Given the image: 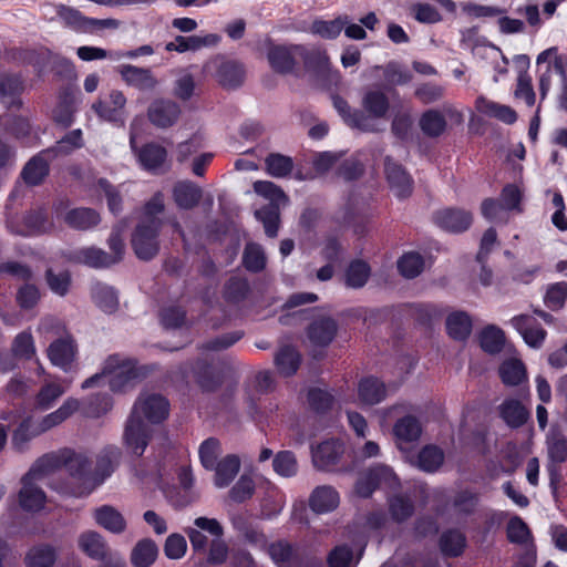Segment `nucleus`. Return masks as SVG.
I'll use <instances>...</instances> for the list:
<instances>
[{"mask_svg":"<svg viewBox=\"0 0 567 567\" xmlns=\"http://www.w3.org/2000/svg\"><path fill=\"white\" fill-rule=\"evenodd\" d=\"M169 414L168 400L158 393L144 392L136 399L125 425L124 440L135 455L141 456L151 439L152 430L144 422L158 424Z\"/></svg>","mask_w":567,"mask_h":567,"instance_id":"f257e3e1","label":"nucleus"},{"mask_svg":"<svg viewBox=\"0 0 567 567\" xmlns=\"http://www.w3.org/2000/svg\"><path fill=\"white\" fill-rule=\"evenodd\" d=\"M40 466H45L50 473L65 468L75 485L72 491L74 496L87 495L99 486V480H93L92 461L82 452L62 449L45 454L40 458Z\"/></svg>","mask_w":567,"mask_h":567,"instance_id":"f03ea898","label":"nucleus"},{"mask_svg":"<svg viewBox=\"0 0 567 567\" xmlns=\"http://www.w3.org/2000/svg\"><path fill=\"white\" fill-rule=\"evenodd\" d=\"M145 367H140L132 359L120 354L110 355L103 365V374L110 375L109 384L112 391L122 392L134 386L147 375Z\"/></svg>","mask_w":567,"mask_h":567,"instance_id":"7ed1b4c3","label":"nucleus"},{"mask_svg":"<svg viewBox=\"0 0 567 567\" xmlns=\"http://www.w3.org/2000/svg\"><path fill=\"white\" fill-rule=\"evenodd\" d=\"M50 472L45 466H40V458L22 477V487L19 493V502L25 511H39L45 503V494L39 482Z\"/></svg>","mask_w":567,"mask_h":567,"instance_id":"20e7f679","label":"nucleus"},{"mask_svg":"<svg viewBox=\"0 0 567 567\" xmlns=\"http://www.w3.org/2000/svg\"><path fill=\"white\" fill-rule=\"evenodd\" d=\"M161 230V223L150 220L148 224L138 223L132 234V248L136 257L148 261L157 256L159 241L157 239Z\"/></svg>","mask_w":567,"mask_h":567,"instance_id":"39448f33","label":"nucleus"},{"mask_svg":"<svg viewBox=\"0 0 567 567\" xmlns=\"http://www.w3.org/2000/svg\"><path fill=\"white\" fill-rule=\"evenodd\" d=\"M118 72L123 81L141 92L155 93L161 86V81L148 68H141L132 64H123Z\"/></svg>","mask_w":567,"mask_h":567,"instance_id":"423d86ee","label":"nucleus"},{"mask_svg":"<svg viewBox=\"0 0 567 567\" xmlns=\"http://www.w3.org/2000/svg\"><path fill=\"white\" fill-rule=\"evenodd\" d=\"M182 114L181 106L169 99H156L147 109L148 121L158 128L173 126Z\"/></svg>","mask_w":567,"mask_h":567,"instance_id":"0eeeda50","label":"nucleus"},{"mask_svg":"<svg viewBox=\"0 0 567 567\" xmlns=\"http://www.w3.org/2000/svg\"><path fill=\"white\" fill-rule=\"evenodd\" d=\"M188 370H192L196 383L203 391L213 392L217 390L221 382V375L205 360L197 359L194 363H185L181 365V373L183 378L187 375Z\"/></svg>","mask_w":567,"mask_h":567,"instance_id":"6e6552de","label":"nucleus"},{"mask_svg":"<svg viewBox=\"0 0 567 567\" xmlns=\"http://www.w3.org/2000/svg\"><path fill=\"white\" fill-rule=\"evenodd\" d=\"M55 158L52 151L43 150L31 157L21 172V178L29 186H38L44 182L50 172V162Z\"/></svg>","mask_w":567,"mask_h":567,"instance_id":"1a4fd4ad","label":"nucleus"},{"mask_svg":"<svg viewBox=\"0 0 567 567\" xmlns=\"http://www.w3.org/2000/svg\"><path fill=\"white\" fill-rule=\"evenodd\" d=\"M126 97L122 91L113 90L104 100L92 105L96 114L110 122H123L125 117Z\"/></svg>","mask_w":567,"mask_h":567,"instance_id":"9d476101","label":"nucleus"},{"mask_svg":"<svg viewBox=\"0 0 567 567\" xmlns=\"http://www.w3.org/2000/svg\"><path fill=\"white\" fill-rule=\"evenodd\" d=\"M384 172L390 188L398 197H408L413 189V179L404 169V167L386 157L384 161Z\"/></svg>","mask_w":567,"mask_h":567,"instance_id":"9b49d317","label":"nucleus"},{"mask_svg":"<svg viewBox=\"0 0 567 567\" xmlns=\"http://www.w3.org/2000/svg\"><path fill=\"white\" fill-rule=\"evenodd\" d=\"M333 106L343 118V121L351 127L358 128L362 132H378L377 124L373 123L369 116L360 110L352 109L349 103L339 95L332 97Z\"/></svg>","mask_w":567,"mask_h":567,"instance_id":"f8f14e48","label":"nucleus"},{"mask_svg":"<svg viewBox=\"0 0 567 567\" xmlns=\"http://www.w3.org/2000/svg\"><path fill=\"white\" fill-rule=\"evenodd\" d=\"M343 453L344 446L339 440L322 442L313 451V464L319 470L332 471L340 462Z\"/></svg>","mask_w":567,"mask_h":567,"instance_id":"ddd939ff","label":"nucleus"},{"mask_svg":"<svg viewBox=\"0 0 567 567\" xmlns=\"http://www.w3.org/2000/svg\"><path fill=\"white\" fill-rule=\"evenodd\" d=\"M434 221L441 228L452 231H465L473 221L470 212L460 208H444L435 213Z\"/></svg>","mask_w":567,"mask_h":567,"instance_id":"4468645a","label":"nucleus"},{"mask_svg":"<svg viewBox=\"0 0 567 567\" xmlns=\"http://www.w3.org/2000/svg\"><path fill=\"white\" fill-rule=\"evenodd\" d=\"M394 478L392 470L385 465H378L362 473L355 483V493L361 497H369L383 482Z\"/></svg>","mask_w":567,"mask_h":567,"instance_id":"2eb2a0df","label":"nucleus"},{"mask_svg":"<svg viewBox=\"0 0 567 567\" xmlns=\"http://www.w3.org/2000/svg\"><path fill=\"white\" fill-rule=\"evenodd\" d=\"M338 324L331 317L315 319L307 329L309 341L316 347L329 346L337 336Z\"/></svg>","mask_w":567,"mask_h":567,"instance_id":"dca6fc26","label":"nucleus"},{"mask_svg":"<svg viewBox=\"0 0 567 567\" xmlns=\"http://www.w3.org/2000/svg\"><path fill=\"white\" fill-rule=\"evenodd\" d=\"M306 49L301 45H277L272 47L268 52V60L271 66L280 73L292 71L295 66V58L297 55L305 56Z\"/></svg>","mask_w":567,"mask_h":567,"instance_id":"f3484780","label":"nucleus"},{"mask_svg":"<svg viewBox=\"0 0 567 567\" xmlns=\"http://www.w3.org/2000/svg\"><path fill=\"white\" fill-rule=\"evenodd\" d=\"M511 324L519 332L524 341L534 349H539L547 336V332L539 326L534 324V319L528 315H519L511 320Z\"/></svg>","mask_w":567,"mask_h":567,"instance_id":"a211bd4d","label":"nucleus"},{"mask_svg":"<svg viewBox=\"0 0 567 567\" xmlns=\"http://www.w3.org/2000/svg\"><path fill=\"white\" fill-rule=\"evenodd\" d=\"M497 412L504 423L512 427L523 426L529 419L528 409L517 399L507 398L498 406Z\"/></svg>","mask_w":567,"mask_h":567,"instance_id":"6ab92c4d","label":"nucleus"},{"mask_svg":"<svg viewBox=\"0 0 567 567\" xmlns=\"http://www.w3.org/2000/svg\"><path fill=\"white\" fill-rule=\"evenodd\" d=\"M80 406L81 403L78 399H66L58 410L42 417V420L37 425V429L34 430L33 434L37 435L40 433H44L51 430L52 427L60 425L65 420H68L73 413H75L80 409Z\"/></svg>","mask_w":567,"mask_h":567,"instance_id":"aec40b11","label":"nucleus"},{"mask_svg":"<svg viewBox=\"0 0 567 567\" xmlns=\"http://www.w3.org/2000/svg\"><path fill=\"white\" fill-rule=\"evenodd\" d=\"M66 257L72 262L82 264L91 268H107L112 266L109 254L93 246L71 250Z\"/></svg>","mask_w":567,"mask_h":567,"instance_id":"412c9836","label":"nucleus"},{"mask_svg":"<svg viewBox=\"0 0 567 567\" xmlns=\"http://www.w3.org/2000/svg\"><path fill=\"white\" fill-rule=\"evenodd\" d=\"M361 106L365 116L374 123V120L385 117L390 102L385 93L379 90H367L362 96Z\"/></svg>","mask_w":567,"mask_h":567,"instance_id":"4be33fe9","label":"nucleus"},{"mask_svg":"<svg viewBox=\"0 0 567 567\" xmlns=\"http://www.w3.org/2000/svg\"><path fill=\"white\" fill-rule=\"evenodd\" d=\"M93 517L97 525L113 534H121L126 529L124 516L111 505L95 508Z\"/></svg>","mask_w":567,"mask_h":567,"instance_id":"5701e85b","label":"nucleus"},{"mask_svg":"<svg viewBox=\"0 0 567 567\" xmlns=\"http://www.w3.org/2000/svg\"><path fill=\"white\" fill-rule=\"evenodd\" d=\"M79 547L87 556L96 560L109 557V547L103 536L94 530H86L79 536Z\"/></svg>","mask_w":567,"mask_h":567,"instance_id":"b1692460","label":"nucleus"},{"mask_svg":"<svg viewBox=\"0 0 567 567\" xmlns=\"http://www.w3.org/2000/svg\"><path fill=\"white\" fill-rule=\"evenodd\" d=\"M339 505L338 492L329 485L318 486L309 498L310 508L319 514L336 509Z\"/></svg>","mask_w":567,"mask_h":567,"instance_id":"393cba45","label":"nucleus"},{"mask_svg":"<svg viewBox=\"0 0 567 567\" xmlns=\"http://www.w3.org/2000/svg\"><path fill=\"white\" fill-rule=\"evenodd\" d=\"M393 434L396 439L399 449L403 450L404 443L416 442L420 439L422 427L416 417L406 415L395 422L393 426Z\"/></svg>","mask_w":567,"mask_h":567,"instance_id":"a878e982","label":"nucleus"},{"mask_svg":"<svg viewBox=\"0 0 567 567\" xmlns=\"http://www.w3.org/2000/svg\"><path fill=\"white\" fill-rule=\"evenodd\" d=\"M48 357L52 364L66 370L75 357L73 340L70 338L55 340L48 348Z\"/></svg>","mask_w":567,"mask_h":567,"instance_id":"bb28decb","label":"nucleus"},{"mask_svg":"<svg viewBox=\"0 0 567 567\" xmlns=\"http://www.w3.org/2000/svg\"><path fill=\"white\" fill-rule=\"evenodd\" d=\"M475 109L477 112L506 124H513L517 120V114L512 107L487 100L485 96L476 99Z\"/></svg>","mask_w":567,"mask_h":567,"instance_id":"cd10ccee","label":"nucleus"},{"mask_svg":"<svg viewBox=\"0 0 567 567\" xmlns=\"http://www.w3.org/2000/svg\"><path fill=\"white\" fill-rule=\"evenodd\" d=\"M65 224L78 230H89L101 221L100 214L87 207H80L69 210L64 216Z\"/></svg>","mask_w":567,"mask_h":567,"instance_id":"c85d7f7f","label":"nucleus"},{"mask_svg":"<svg viewBox=\"0 0 567 567\" xmlns=\"http://www.w3.org/2000/svg\"><path fill=\"white\" fill-rule=\"evenodd\" d=\"M215 485L219 488L228 486L240 470V460L235 454H229L217 462L215 467Z\"/></svg>","mask_w":567,"mask_h":567,"instance_id":"c756f323","label":"nucleus"},{"mask_svg":"<svg viewBox=\"0 0 567 567\" xmlns=\"http://www.w3.org/2000/svg\"><path fill=\"white\" fill-rule=\"evenodd\" d=\"M173 196L178 207L190 209L199 203L202 189L193 182L183 181L174 186Z\"/></svg>","mask_w":567,"mask_h":567,"instance_id":"7c9ffc66","label":"nucleus"},{"mask_svg":"<svg viewBox=\"0 0 567 567\" xmlns=\"http://www.w3.org/2000/svg\"><path fill=\"white\" fill-rule=\"evenodd\" d=\"M502 382L508 386L519 385L527 379L526 367L519 359H507L498 368Z\"/></svg>","mask_w":567,"mask_h":567,"instance_id":"2f4dec72","label":"nucleus"},{"mask_svg":"<svg viewBox=\"0 0 567 567\" xmlns=\"http://www.w3.org/2000/svg\"><path fill=\"white\" fill-rule=\"evenodd\" d=\"M218 83L227 89L239 86L245 76L244 68L236 61H223L217 69Z\"/></svg>","mask_w":567,"mask_h":567,"instance_id":"473e14b6","label":"nucleus"},{"mask_svg":"<svg viewBox=\"0 0 567 567\" xmlns=\"http://www.w3.org/2000/svg\"><path fill=\"white\" fill-rule=\"evenodd\" d=\"M137 155L141 165L145 169L157 172L164 165L167 152L156 143H148L138 151Z\"/></svg>","mask_w":567,"mask_h":567,"instance_id":"72a5a7b5","label":"nucleus"},{"mask_svg":"<svg viewBox=\"0 0 567 567\" xmlns=\"http://www.w3.org/2000/svg\"><path fill=\"white\" fill-rule=\"evenodd\" d=\"M120 454L116 447H106L99 454L96 465L93 468V480H99V485L113 473Z\"/></svg>","mask_w":567,"mask_h":567,"instance_id":"f704fd0d","label":"nucleus"},{"mask_svg":"<svg viewBox=\"0 0 567 567\" xmlns=\"http://www.w3.org/2000/svg\"><path fill=\"white\" fill-rule=\"evenodd\" d=\"M388 507L391 518L399 524L411 518L415 511L412 498L405 494H395L389 497Z\"/></svg>","mask_w":567,"mask_h":567,"instance_id":"c9c22d12","label":"nucleus"},{"mask_svg":"<svg viewBox=\"0 0 567 567\" xmlns=\"http://www.w3.org/2000/svg\"><path fill=\"white\" fill-rule=\"evenodd\" d=\"M158 555V547L151 538H144L134 546L131 561L135 567H150Z\"/></svg>","mask_w":567,"mask_h":567,"instance_id":"e433bc0d","label":"nucleus"},{"mask_svg":"<svg viewBox=\"0 0 567 567\" xmlns=\"http://www.w3.org/2000/svg\"><path fill=\"white\" fill-rule=\"evenodd\" d=\"M419 126L427 137H439L445 132L447 123L440 111L432 109L421 115Z\"/></svg>","mask_w":567,"mask_h":567,"instance_id":"4c0bfd02","label":"nucleus"},{"mask_svg":"<svg viewBox=\"0 0 567 567\" xmlns=\"http://www.w3.org/2000/svg\"><path fill=\"white\" fill-rule=\"evenodd\" d=\"M300 360L299 352L290 346L281 347L275 355V364L284 377L295 374L300 365Z\"/></svg>","mask_w":567,"mask_h":567,"instance_id":"58836bf2","label":"nucleus"},{"mask_svg":"<svg viewBox=\"0 0 567 567\" xmlns=\"http://www.w3.org/2000/svg\"><path fill=\"white\" fill-rule=\"evenodd\" d=\"M371 268L364 260H352L346 269L344 284L352 289L362 288L370 278Z\"/></svg>","mask_w":567,"mask_h":567,"instance_id":"ea45409f","label":"nucleus"},{"mask_svg":"<svg viewBox=\"0 0 567 567\" xmlns=\"http://www.w3.org/2000/svg\"><path fill=\"white\" fill-rule=\"evenodd\" d=\"M446 330L454 340L464 341L472 331V321L466 312L457 311L446 318Z\"/></svg>","mask_w":567,"mask_h":567,"instance_id":"a19ab883","label":"nucleus"},{"mask_svg":"<svg viewBox=\"0 0 567 567\" xmlns=\"http://www.w3.org/2000/svg\"><path fill=\"white\" fill-rule=\"evenodd\" d=\"M439 545L444 556L458 557L464 551L466 538L460 530L450 529L441 535Z\"/></svg>","mask_w":567,"mask_h":567,"instance_id":"79ce46f5","label":"nucleus"},{"mask_svg":"<svg viewBox=\"0 0 567 567\" xmlns=\"http://www.w3.org/2000/svg\"><path fill=\"white\" fill-rule=\"evenodd\" d=\"M126 229V224L124 221L117 223L107 239V245L111 250L109 254V259L111 265H116L121 262L124 258L125 254V243H124V233Z\"/></svg>","mask_w":567,"mask_h":567,"instance_id":"37998d69","label":"nucleus"},{"mask_svg":"<svg viewBox=\"0 0 567 567\" xmlns=\"http://www.w3.org/2000/svg\"><path fill=\"white\" fill-rule=\"evenodd\" d=\"M385 395V386L378 379L369 378L359 384V398L365 404H378Z\"/></svg>","mask_w":567,"mask_h":567,"instance_id":"c03bdc74","label":"nucleus"},{"mask_svg":"<svg viewBox=\"0 0 567 567\" xmlns=\"http://www.w3.org/2000/svg\"><path fill=\"white\" fill-rule=\"evenodd\" d=\"M95 305L106 313H113L118 307V298L115 290L106 285L96 284L92 289Z\"/></svg>","mask_w":567,"mask_h":567,"instance_id":"a18cd8bd","label":"nucleus"},{"mask_svg":"<svg viewBox=\"0 0 567 567\" xmlns=\"http://www.w3.org/2000/svg\"><path fill=\"white\" fill-rule=\"evenodd\" d=\"M266 172L276 178H284L290 175L293 169V161L291 157L280 153H270L265 158Z\"/></svg>","mask_w":567,"mask_h":567,"instance_id":"49530a36","label":"nucleus"},{"mask_svg":"<svg viewBox=\"0 0 567 567\" xmlns=\"http://www.w3.org/2000/svg\"><path fill=\"white\" fill-rule=\"evenodd\" d=\"M56 554L53 547L40 545L32 547L25 556L27 567H52L55 563Z\"/></svg>","mask_w":567,"mask_h":567,"instance_id":"de8ad7c7","label":"nucleus"},{"mask_svg":"<svg viewBox=\"0 0 567 567\" xmlns=\"http://www.w3.org/2000/svg\"><path fill=\"white\" fill-rule=\"evenodd\" d=\"M482 349L491 354L501 352L505 343V334L502 329L496 326H487L480 336Z\"/></svg>","mask_w":567,"mask_h":567,"instance_id":"09e8293b","label":"nucleus"},{"mask_svg":"<svg viewBox=\"0 0 567 567\" xmlns=\"http://www.w3.org/2000/svg\"><path fill=\"white\" fill-rule=\"evenodd\" d=\"M220 38L217 34L190 35L183 37L177 35L178 48L177 52L184 53L187 51H198L202 48L214 47L219 42Z\"/></svg>","mask_w":567,"mask_h":567,"instance_id":"8fccbe9b","label":"nucleus"},{"mask_svg":"<svg viewBox=\"0 0 567 567\" xmlns=\"http://www.w3.org/2000/svg\"><path fill=\"white\" fill-rule=\"evenodd\" d=\"M64 392L65 389L60 383L45 381L35 396L34 405L37 409L48 410Z\"/></svg>","mask_w":567,"mask_h":567,"instance_id":"3c124183","label":"nucleus"},{"mask_svg":"<svg viewBox=\"0 0 567 567\" xmlns=\"http://www.w3.org/2000/svg\"><path fill=\"white\" fill-rule=\"evenodd\" d=\"M547 450L553 462L563 463L567 461V437L560 431H550L547 437Z\"/></svg>","mask_w":567,"mask_h":567,"instance_id":"603ef678","label":"nucleus"},{"mask_svg":"<svg viewBox=\"0 0 567 567\" xmlns=\"http://www.w3.org/2000/svg\"><path fill=\"white\" fill-rule=\"evenodd\" d=\"M252 187L256 194L269 199L271 202L270 205L278 207L279 204L288 203V197L285 192L272 182L257 181L254 183Z\"/></svg>","mask_w":567,"mask_h":567,"instance_id":"864d4df0","label":"nucleus"},{"mask_svg":"<svg viewBox=\"0 0 567 567\" xmlns=\"http://www.w3.org/2000/svg\"><path fill=\"white\" fill-rule=\"evenodd\" d=\"M443 461V452L433 445L423 447L417 455V466L425 472H435Z\"/></svg>","mask_w":567,"mask_h":567,"instance_id":"5fc2aeb1","label":"nucleus"},{"mask_svg":"<svg viewBox=\"0 0 567 567\" xmlns=\"http://www.w3.org/2000/svg\"><path fill=\"white\" fill-rule=\"evenodd\" d=\"M244 337V332L240 330L224 333L214 339H210L204 343H202L198 349L202 352L213 351L219 352L224 351L231 346H234L237 341H239Z\"/></svg>","mask_w":567,"mask_h":567,"instance_id":"6e6d98bb","label":"nucleus"},{"mask_svg":"<svg viewBox=\"0 0 567 567\" xmlns=\"http://www.w3.org/2000/svg\"><path fill=\"white\" fill-rule=\"evenodd\" d=\"M255 216L264 225L267 236L274 238L278 235L279 210L275 205H268L255 212Z\"/></svg>","mask_w":567,"mask_h":567,"instance_id":"4d7b16f0","label":"nucleus"},{"mask_svg":"<svg viewBox=\"0 0 567 567\" xmlns=\"http://www.w3.org/2000/svg\"><path fill=\"white\" fill-rule=\"evenodd\" d=\"M424 267V260L417 252H408L398 260V269L400 274L412 279L417 277Z\"/></svg>","mask_w":567,"mask_h":567,"instance_id":"13d9d810","label":"nucleus"},{"mask_svg":"<svg viewBox=\"0 0 567 567\" xmlns=\"http://www.w3.org/2000/svg\"><path fill=\"white\" fill-rule=\"evenodd\" d=\"M198 452L202 465L206 470L213 471L221 454L220 442L215 437H209L200 444Z\"/></svg>","mask_w":567,"mask_h":567,"instance_id":"bf43d9fd","label":"nucleus"},{"mask_svg":"<svg viewBox=\"0 0 567 567\" xmlns=\"http://www.w3.org/2000/svg\"><path fill=\"white\" fill-rule=\"evenodd\" d=\"M243 262L252 272L261 271L266 266L265 251L258 244H247L244 250Z\"/></svg>","mask_w":567,"mask_h":567,"instance_id":"052dcab7","label":"nucleus"},{"mask_svg":"<svg viewBox=\"0 0 567 567\" xmlns=\"http://www.w3.org/2000/svg\"><path fill=\"white\" fill-rule=\"evenodd\" d=\"M274 470L284 477L295 476L298 472V463L291 451L279 452L272 461Z\"/></svg>","mask_w":567,"mask_h":567,"instance_id":"680f3d73","label":"nucleus"},{"mask_svg":"<svg viewBox=\"0 0 567 567\" xmlns=\"http://www.w3.org/2000/svg\"><path fill=\"white\" fill-rule=\"evenodd\" d=\"M82 132L81 130H73L63 136L56 144L50 148L52 151V156L56 157L59 155H68L72 151L82 147Z\"/></svg>","mask_w":567,"mask_h":567,"instance_id":"e2e57ef3","label":"nucleus"},{"mask_svg":"<svg viewBox=\"0 0 567 567\" xmlns=\"http://www.w3.org/2000/svg\"><path fill=\"white\" fill-rule=\"evenodd\" d=\"M348 22V19L347 17L344 18H337L332 21H315L311 25V31L316 34H319L321 35L322 38H327V39H334L337 38L344 24Z\"/></svg>","mask_w":567,"mask_h":567,"instance_id":"0e129e2a","label":"nucleus"},{"mask_svg":"<svg viewBox=\"0 0 567 567\" xmlns=\"http://www.w3.org/2000/svg\"><path fill=\"white\" fill-rule=\"evenodd\" d=\"M23 220L28 229L27 235L45 233L52 226L42 209L30 212L24 216Z\"/></svg>","mask_w":567,"mask_h":567,"instance_id":"69168bd1","label":"nucleus"},{"mask_svg":"<svg viewBox=\"0 0 567 567\" xmlns=\"http://www.w3.org/2000/svg\"><path fill=\"white\" fill-rule=\"evenodd\" d=\"M112 408L111 398L107 394H94L89 398L84 414L90 417H99L105 414Z\"/></svg>","mask_w":567,"mask_h":567,"instance_id":"338daca9","label":"nucleus"},{"mask_svg":"<svg viewBox=\"0 0 567 567\" xmlns=\"http://www.w3.org/2000/svg\"><path fill=\"white\" fill-rule=\"evenodd\" d=\"M567 298V284L557 282L551 285L545 295L544 302L551 310H559L564 307Z\"/></svg>","mask_w":567,"mask_h":567,"instance_id":"774afa93","label":"nucleus"}]
</instances>
